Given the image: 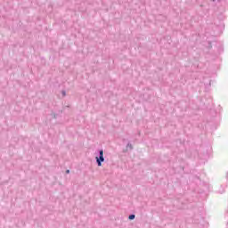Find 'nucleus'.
I'll list each match as a JSON object with an SVG mask.
<instances>
[{
	"mask_svg": "<svg viewBox=\"0 0 228 228\" xmlns=\"http://www.w3.org/2000/svg\"><path fill=\"white\" fill-rule=\"evenodd\" d=\"M126 149H129L130 151H133V144H131V142H128L126 144Z\"/></svg>",
	"mask_w": 228,
	"mask_h": 228,
	"instance_id": "obj_2",
	"label": "nucleus"
},
{
	"mask_svg": "<svg viewBox=\"0 0 228 228\" xmlns=\"http://www.w3.org/2000/svg\"><path fill=\"white\" fill-rule=\"evenodd\" d=\"M96 163L98 167H102V163H104V151L100 150L99 151V157L95 158Z\"/></svg>",
	"mask_w": 228,
	"mask_h": 228,
	"instance_id": "obj_1",
	"label": "nucleus"
},
{
	"mask_svg": "<svg viewBox=\"0 0 228 228\" xmlns=\"http://www.w3.org/2000/svg\"><path fill=\"white\" fill-rule=\"evenodd\" d=\"M128 218H129L130 220H134V218H136V216H134V214H131V215L128 216Z\"/></svg>",
	"mask_w": 228,
	"mask_h": 228,
	"instance_id": "obj_3",
	"label": "nucleus"
},
{
	"mask_svg": "<svg viewBox=\"0 0 228 228\" xmlns=\"http://www.w3.org/2000/svg\"><path fill=\"white\" fill-rule=\"evenodd\" d=\"M61 94H62V97H66L67 92L65 90H62L61 91Z\"/></svg>",
	"mask_w": 228,
	"mask_h": 228,
	"instance_id": "obj_4",
	"label": "nucleus"
},
{
	"mask_svg": "<svg viewBox=\"0 0 228 228\" xmlns=\"http://www.w3.org/2000/svg\"><path fill=\"white\" fill-rule=\"evenodd\" d=\"M66 174H70V170L67 169Z\"/></svg>",
	"mask_w": 228,
	"mask_h": 228,
	"instance_id": "obj_5",
	"label": "nucleus"
}]
</instances>
